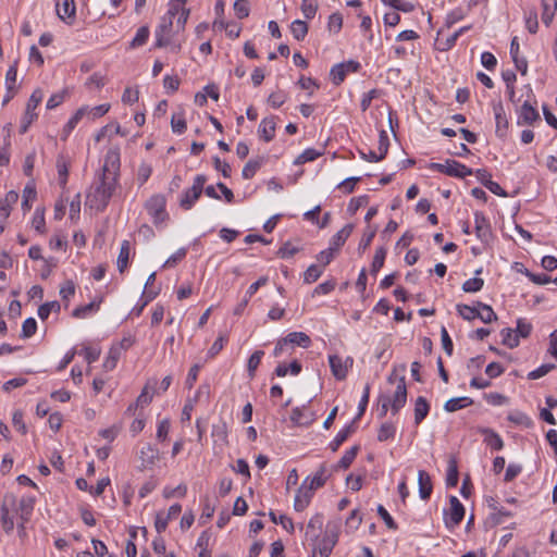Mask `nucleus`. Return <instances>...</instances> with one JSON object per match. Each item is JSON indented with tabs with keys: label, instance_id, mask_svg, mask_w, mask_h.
Segmentation results:
<instances>
[{
	"label": "nucleus",
	"instance_id": "obj_1",
	"mask_svg": "<svg viewBox=\"0 0 557 557\" xmlns=\"http://www.w3.org/2000/svg\"><path fill=\"white\" fill-rule=\"evenodd\" d=\"M120 151L111 148L104 156L101 173L94 180L86 194V206L97 212H103L116 189L120 177Z\"/></svg>",
	"mask_w": 557,
	"mask_h": 557
},
{
	"label": "nucleus",
	"instance_id": "obj_2",
	"mask_svg": "<svg viewBox=\"0 0 557 557\" xmlns=\"http://www.w3.org/2000/svg\"><path fill=\"white\" fill-rule=\"evenodd\" d=\"M206 182V175L198 174L195 176L193 186L184 190L180 198V207L183 210L188 211L194 207L196 201L200 198L201 194L203 193V186Z\"/></svg>",
	"mask_w": 557,
	"mask_h": 557
},
{
	"label": "nucleus",
	"instance_id": "obj_3",
	"mask_svg": "<svg viewBox=\"0 0 557 557\" xmlns=\"http://www.w3.org/2000/svg\"><path fill=\"white\" fill-rule=\"evenodd\" d=\"M429 168L440 173L459 178H463L472 174L471 169L455 160H446L445 163H431Z\"/></svg>",
	"mask_w": 557,
	"mask_h": 557
},
{
	"label": "nucleus",
	"instance_id": "obj_4",
	"mask_svg": "<svg viewBox=\"0 0 557 557\" xmlns=\"http://www.w3.org/2000/svg\"><path fill=\"white\" fill-rule=\"evenodd\" d=\"M42 100V92L41 90L37 89L33 91L30 95L27 104L25 113L22 117L21 125H20V133L25 134L30 124L37 119L36 108L39 106V103Z\"/></svg>",
	"mask_w": 557,
	"mask_h": 557
},
{
	"label": "nucleus",
	"instance_id": "obj_5",
	"mask_svg": "<svg viewBox=\"0 0 557 557\" xmlns=\"http://www.w3.org/2000/svg\"><path fill=\"white\" fill-rule=\"evenodd\" d=\"M313 497V476L307 475L300 487L297 490L294 500L296 511L305 510Z\"/></svg>",
	"mask_w": 557,
	"mask_h": 557
},
{
	"label": "nucleus",
	"instance_id": "obj_6",
	"mask_svg": "<svg viewBox=\"0 0 557 557\" xmlns=\"http://www.w3.org/2000/svg\"><path fill=\"white\" fill-rule=\"evenodd\" d=\"M388 382L396 385V389L393 397L389 398L392 401V412L397 413L406 404L407 400V387L404 376L389 375Z\"/></svg>",
	"mask_w": 557,
	"mask_h": 557
},
{
	"label": "nucleus",
	"instance_id": "obj_7",
	"mask_svg": "<svg viewBox=\"0 0 557 557\" xmlns=\"http://www.w3.org/2000/svg\"><path fill=\"white\" fill-rule=\"evenodd\" d=\"M165 203V198L162 195H153L146 202V210L152 218L154 224L164 221L166 216Z\"/></svg>",
	"mask_w": 557,
	"mask_h": 557
},
{
	"label": "nucleus",
	"instance_id": "obj_8",
	"mask_svg": "<svg viewBox=\"0 0 557 557\" xmlns=\"http://www.w3.org/2000/svg\"><path fill=\"white\" fill-rule=\"evenodd\" d=\"M329 362L333 375L337 380H344L354 364V359L351 357L342 358L337 355H331L329 357Z\"/></svg>",
	"mask_w": 557,
	"mask_h": 557
},
{
	"label": "nucleus",
	"instance_id": "obj_9",
	"mask_svg": "<svg viewBox=\"0 0 557 557\" xmlns=\"http://www.w3.org/2000/svg\"><path fill=\"white\" fill-rule=\"evenodd\" d=\"M359 69L360 63L352 60L335 64L330 72L332 82L335 85H339L345 81V77L348 73H355Z\"/></svg>",
	"mask_w": 557,
	"mask_h": 557
},
{
	"label": "nucleus",
	"instance_id": "obj_10",
	"mask_svg": "<svg viewBox=\"0 0 557 557\" xmlns=\"http://www.w3.org/2000/svg\"><path fill=\"white\" fill-rule=\"evenodd\" d=\"M173 26V20H171V16L163 15L160 20L159 25L157 26L154 30L156 41L154 47L156 48H163L166 47L170 44L169 34Z\"/></svg>",
	"mask_w": 557,
	"mask_h": 557
},
{
	"label": "nucleus",
	"instance_id": "obj_11",
	"mask_svg": "<svg viewBox=\"0 0 557 557\" xmlns=\"http://www.w3.org/2000/svg\"><path fill=\"white\" fill-rule=\"evenodd\" d=\"M181 511H182V506L180 504H173L169 508L168 512H164V511L157 512L156 519H154L156 531L159 534L164 532L168 528L169 522L171 520L177 518V516L181 513Z\"/></svg>",
	"mask_w": 557,
	"mask_h": 557
},
{
	"label": "nucleus",
	"instance_id": "obj_12",
	"mask_svg": "<svg viewBox=\"0 0 557 557\" xmlns=\"http://www.w3.org/2000/svg\"><path fill=\"white\" fill-rule=\"evenodd\" d=\"M290 421L298 426H309L313 422V410L310 406L295 407L290 413Z\"/></svg>",
	"mask_w": 557,
	"mask_h": 557
},
{
	"label": "nucleus",
	"instance_id": "obj_13",
	"mask_svg": "<svg viewBox=\"0 0 557 557\" xmlns=\"http://www.w3.org/2000/svg\"><path fill=\"white\" fill-rule=\"evenodd\" d=\"M159 449L151 444H145L139 451V459L141 461L140 469H152L159 460Z\"/></svg>",
	"mask_w": 557,
	"mask_h": 557
},
{
	"label": "nucleus",
	"instance_id": "obj_14",
	"mask_svg": "<svg viewBox=\"0 0 557 557\" xmlns=\"http://www.w3.org/2000/svg\"><path fill=\"white\" fill-rule=\"evenodd\" d=\"M474 224L476 237L481 242L487 243L492 237L491 225L483 212H474Z\"/></svg>",
	"mask_w": 557,
	"mask_h": 557
},
{
	"label": "nucleus",
	"instance_id": "obj_15",
	"mask_svg": "<svg viewBox=\"0 0 557 557\" xmlns=\"http://www.w3.org/2000/svg\"><path fill=\"white\" fill-rule=\"evenodd\" d=\"M540 119L537 110L529 101H525L518 111L517 124L532 125L534 122L540 121Z\"/></svg>",
	"mask_w": 557,
	"mask_h": 557
},
{
	"label": "nucleus",
	"instance_id": "obj_16",
	"mask_svg": "<svg viewBox=\"0 0 557 557\" xmlns=\"http://www.w3.org/2000/svg\"><path fill=\"white\" fill-rule=\"evenodd\" d=\"M449 503H450V511H449L448 518L446 520V523L450 524L451 527H456L463 519L465 507L456 496H451L449 499Z\"/></svg>",
	"mask_w": 557,
	"mask_h": 557
},
{
	"label": "nucleus",
	"instance_id": "obj_17",
	"mask_svg": "<svg viewBox=\"0 0 557 557\" xmlns=\"http://www.w3.org/2000/svg\"><path fill=\"white\" fill-rule=\"evenodd\" d=\"M36 497L33 495H24L18 502V517L23 522H28L34 511Z\"/></svg>",
	"mask_w": 557,
	"mask_h": 557
},
{
	"label": "nucleus",
	"instance_id": "obj_18",
	"mask_svg": "<svg viewBox=\"0 0 557 557\" xmlns=\"http://www.w3.org/2000/svg\"><path fill=\"white\" fill-rule=\"evenodd\" d=\"M496 121V135L500 138L506 137L508 131V120L505 115L504 107L499 102L493 107Z\"/></svg>",
	"mask_w": 557,
	"mask_h": 557
},
{
	"label": "nucleus",
	"instance_id": "obj_19",
	"mask_svg": "<svg viewBox=\"0 0 557 557\" xmlns=\"http://www.w3.org/2000/svg\"><path fill=\"white\" fill-rule=\"evenodd\" d=\"M275 119L276 117L273 115L267 116L259 124L258 133L260 137L267 143L271 141L275 136Z\"/></svg>",
	"mask_w": 557,
	"mask_h": 557
},
{
	"label": "nucleus",
	"instance_id": "obj_20",
	"mask_svg": "<svg viewBox=\"0 0 557 557\" xmlns=\"http://www.w3.org/2000/svg\"><path fill=\"white\" fill-rule=\"evenodd\" d=\"M338 541V535L334 530L326 531L319 544L320 557H329Z\"/></svg>",
	"mask_w": 557,
	"mask_h": 557
},
{
	"label": "nucleus",
	"instance_id": "obj_21",
	"mask_svg": "<svg viewBox=\"0 0 557 557\" xmlns=\"http://www.w3.org/2000/svg\"><path fill=\"white\" fill-rule=\"evenodd\" d=\"M479 432L484 435V443L494 450H500L504 447V441L492 429L481 428Z\"/></svg>",
	"mask_w": 557,
	"mask_h": 557
},
{
	"label": "nucleus",
	"instance_id": "obj_22",
	"mask_svg": "<svg viewBox=\"0 0 557 557\" xmlns=\"http://www.w3.org/2000/svg\"><path fill=\"white\" fill-rule=\"evenodd\" d=\"M85 109H78L65 123V125L62 128L61 133V139L66 140L67 137L71 135V133L75 129L77 124L82 121L83 117H85Z\"/></svg>",
	"mask_w": 557,
	"mask_h": 557
},
{
	"label": "nucleus",
	"instance_id": "obj_23",
	"mask_svg": "<svg viewBox=\"0 0 557 557\" xmlns=\"http://www.w3.org/2000/svg\"><path fill=\"white\" fill-rule=\"evenodd\" d=\"M301 364L298 360H293L289 364L286 363H278L274 370V374L276 376L283 377L287 374L290 375H298L301 372Z\"/></svg>",
	"mask_w": 557,
	"mask_h": 557
},
{
	"label": "nucleus",
	"instance_id": "obj_24",
	"mask_svg": "<svg viewBox=\"0 0 557 557\" xmlns=\"http://www.w3.org/2000/svg\"><path fill=\"white\" fill-rule=\"evenodd\" d=\"M419 494L422 499H428L432 493L431 478L424 470L418 472Z\"/></svg>",
	"mask_w": 557,
	"mask_h": 557
},
{
	"label": "nucleus",
	"instance_id": "obj_25",
	"mask_svg": "<svg viewBox=\"0 0 557 557\" xmlns=\"http://www.w3.org/2000/svg\"><path fill=\"white\" fill-rule=\"evenodd\" d=\"M18 200V194L15 190H10L5 194L3 199H0V216L7 219L10 215L12 205Z\"/></svg>",
	"mask_w": 557,
	"mask_h": 557
},
{
	"label": "nucleus",
	"instance_id": "obj_26",
	"mask_svg": "<svg viewBox=\"0 0 557 557\" xmlns=\"http://www.w3.org/2000/svg\"><path fill=\"white\" fill-rule=\"evenodd\" d=\"M289 344H292L293 348L302 347L308 348L311 346V337L304 332H290L286 335Z\"/></svg>",
	"mask_w": 557,
	"mask_h": 557
},
{
	"label": "nucleus",
	"instance_id": "obj_27",
	"mask_svg": "<svg viewBox=\"0 0 557 557\" xmlns=\"http://www.w3.org/2000/svg\"><path fill=\"white\" fill-rule=\"evenodd\" d=\"M352 232V225L346 224L342 230H339L331 239L330 247L334 248L336 252L347 240Z\"/></svg>",
	"mask_w": 557,
	"mask_h": 557
},
{
	"label": "nucleus",
	"instance_id": "obj_28",
	"mask_svg": "<svg viewBox=\"0 0 557 557\" xmlns=\"http://www.w3.org/2000/svg\"><path fill=\"white\" fill-rule=\"evenodd\" d=\"M131 253V243L123 240L121 244L120 252L116 260L117 270L123 273L128 267V259Z\"/></svg>",
	"mask_w": 557,
	"mask_h": 557
},
{
	"label": "nucleus",
	"instance_id": "obj_29",
	"mask_svg": "<svg viewBox=\"0 0 557 557\" xmlns=\"http://www.w3.org/2000/svg\"><path fill=\"white\" fill-rule=\"evenodd\" d=\"M430 411V405L426 399L419 396L414 404V423L419 425L428 416Z\"/></svg>",
	"mask_w": 557,
	"mask_h": 557
},
{
	"label": "nucleus",
	"instance_id": "obj_30",
	"mask_svg": "<svg viewBox=\"0 0 557 557\" xmlns=\"http://www.w3.org/2000/svg\"><path fill=\"white\" fill-rule=\"evenodd\" d=\"M57 13L62 20L75 16L76 7L74 0H58Z\"/></svg>",
	"mask_w": 557,
	"mask_h": 557
},
{
	"label": "nucleus",
	"instance_id": "obj_31",
	"mask_svg": "<svg viewBox=\"0 0 557 557\" xmlns=\"http://www.w3.org/2000/svg\"><path fill=\"white\" fill-rule=\"evenodd\" d=\"M473 400L469 397H457L447 400L444 405V409L448 412H455L459 409L471 406Z\"/></svg>",
	"mask_w": 557,
	"mask_h": 557
},
{
	"label": "nucleus",
	"instance_id": "obj_32",
	"mask_svg": "<svg viewBox=\"0 0 557 557\" xmlns=\"http://www.w3.org/2000/svg\"><path fill=\"white\" fill-rule=\"evenodd\" d=\"M542 21L546 26H548L555 15V11L557 9V0H542Z\"/></svg>",
	"mask_w": 557,
	"mask_h": 557
},
{
	"label": "nucleus",
	"instance_id": "obj_33",
	"mask_svg": "<svg viewBox=\"0 0 557 557\" xmlns=\"http://www.w3.org/2000/svg\"><path fill=\"white\" fill-rule=\"evenodd\" d=\"M263 163H264L263 158L249 160L243 169V172H242L243 177L245 180L252 178L256 175V173L258 172V170L262 166Z\"/></svg>",
	"mask_w": 557,
	"mask_h": 557
},
{
	"label": "nucleus",
	"instance_id": "obj_34",
	"mask_svg": "<svg viewBox=\"0 0 557 557\" xmlns=\"http://www.w3.org/2000/svg\"><path fill=\"white\" fill-rule=\"evenodd\" d=\"M459 479V472H458V465L457 460L451 457L448 460V467H447V475H446V484L449 487H455L458 484Z\"/></svg>",
	"mask_w": 557,
	"mask_h": 557
},
{
	"label": "nucleus",
	"instance_id": "obj_35",
	"mask_svg": "<svg viewBox=\"0 0 557 557\" xmlns=\"http://www.w3.org/2000/svg\"><path fill=\"white\" fill-rule=\"evenodd\" d=\"M510 517H512V512L509 510H506L504 507H494V511L488 516V521L495 527L504 523Z\"/></svg>",
	"mask_w": 557,
	"mask_h": 557
},
{
	"label": "nucleus",
	"instance_id": "obj_36",
	"mask_svg": "<svg viewBox=\"0 0 557 557\" xmlns=\"http://www.w3.org/2000/svg\"><path fill=\"white\" fill-rule=\"evenodd\" d=\"M58 180L61 187H65L69 177V162L65 157L60 156L57 159Z\"/></svg>",
	"mask_w": 557,
	"mask_h": 557
},
{
	"label": "nucleus",
	"instance_id": "obj_37",
	"mask_svg": "<svg viewBox=\"0 0 557 557\" xmlns=\"http://www.w3.org/2000/svg\"><path fill=\"white\" fill-rule=\"evenodd\" d=\"M294 351L292 344H289L287 337L280 338L273 349V356L280 358L283 356H290Z\"/></svg>",
	"mask_w": 557,
	"mask_h": 557
},
{
	"label": "nucleus",
	"instance_id": "obj_38",
	"mask_svg": "<svg viewBox=\"0 0 557 557\" xmlns=\"http://www.w3.org/2000/svg\"><path fill=\"white\" fill-rule=\"evenodd\" d=\"M98 310L99 304H96V301H91L89 304L75 308L72 312V315L77 319H85L91 313L97 312Z\"/></svg>",
	"mask_w": 557,
	"mask_h": 557
},
{
	"label": "nucleus",
	"instance_id": "obj_39",
	"mask_svg": "<svg viewBox=\"0 0 557 557\" xmlns=\"http://www.w3.org/2000/svg\"><path fill=\"white\" fill-rule=\"evenodd\" d=\"M502 343L508 348H515L519 345L520 338L513 329H504L500 332Z\"/></svg>",
	"mask_w": 557,
	"mask_h": 557
},
{
	"label": "nucleus",
	"instance_id": "obj_40",
	"mask_svg": "<svg viewBox=\"0 0 557 557\" xmlns=\"http://www.w3.org/2000/svg\"><path fill=\"white\" fill-rule=\"evenodd\" d=\"M149 35H150L149 27L146 25L140 26L137 29L135 37L129 42V47L134 49V48L144 46L147 42Z\"/></svg>",
	"mask_w": 557,
	"mask_h": 557
},
{
	"label": "nucleus",
	"instance_id": "obj_41",
	"mask_svg": "<svg viewBox=\"0 0 557 557\" xmlns=\"http://www.w3.org/2000/svg\"><path fill=\"white\" fill-rule=\"evenodd\" d=\"M81 109H85V116H87L88 119L90 120H96L98 117H101L103 116L110 109V104L108 103H103V104H99V106H96V107H88V106H84V107H81Z\"/></svg>",
	"mask_w": 557,
	"mask_h": 557
},
{
	"label": "nucleus",
	"instance_id": "obj_42",
	"mask_svg": "<svg viewBox=\"0 0 557 557\" xmlns=\"http://www.w3.org/2000/svg\"><path fill=\"white\" fill-rule=\"evenodd\" d=\"M478 319H480L484 323H491L492 321H495L497 319V315L491 306L478 302Z\"/></svg>",
	"mask_w": 557,
	"mask_h": 557
},
{
	"label": "nucleus",
	"instance_id": "obj_43",
	"mask_svg": "<svg viewBox=\"0 0 557 557\" xmlns=\"http://www.w3.org/2000/svg\"><path fill=\"white\" fill-rule=\"evenodd\" d=\"M60 310H61L60 304L57 300H53V301L45 302L41 306H39L37 313H38V317L42 321H45L49 318V315L52 311L59 312Z\"/></svg>",
	"mask_w": 557,
	"mask_h": 557
},
{
	"label": "nucleus",
	"instance_id": "obj_44",
	"mask_svg": "<svg viewBox=\"0 0 557 557\" xmlns=\"http://www.w3.org/2000/svg\"><path fill=\"white\" fill-rule=\"evenodd\" d=\"M122 354L112 345L108 351V356L103 361V368L107 371H112L116 364Z\"/></svg>",
	"mask_w": 557,
	"mask_h": 557
},
{
	"label": "nucleus",
	"instance_id": "obj_45",
	"mask_svg": "<svg viewBox=\"0 0 557 557\" xmlns=\"http://www.w3.org/2000/svg\"><path fill=\"white\" fill-rule=\"evenodd\" d=\"M0 513H1V517H0L1 525L4 530V532L9 534L14 529V521H13V517L10 516V511H9L8 507L5 506V504H3L0 507Z\"/></svg>",
	"mask_w": 557,
	"mask_h": 557
},
{
	"label": "nucleus",
	"instance_id": "obj_46",
	"mask_svg": "<svg viewBox=\"0 0 557 557\" xmlns=\"http://www.w3.org/2000/svg\"><path fill=\"white\" fill-rule=\"evenodd\" d=\"M264 355L262 350H256L248 359L247 371L250 379L255 377L256 370L258 369L261 359Z\"/></svg>",
	"mask_w": 557,
	"mask_h": 557
},
{
	"label": "nucleus",
	"instance_id": "obj_47",
	"mask_svg": "<svg viewBox=\"0 0 557 557\" xmlns=\"http://www.w3.org/2000/svg\"><path fill=\"white\" fill-rule=\"evenodd\" d=\"M290 32L295 39H304L308 33V24L301 20H295L290 25Z\"/></svg>",
	"mask_w": 557,
	"mask_h": 557
},
{
	"label": "nucleus",
	"instance_id": "obj_48",
	"mask_svg": "<svg viewBox=\"0 0 557 557\" xmlns=\"http://www.w3.org/2000/svg\"><path fill=\"white\" fill-rule=\"evenodd\" d=\"M385 256H386V249L384 247H379L375 250V253H374V257H373V261H372V264H371V273L373 275H375L381 270V268L383 267L384 260H385Z\"/></svg>",
	"mask_w": 557,
	"mask_h": 557
},
{
	"label": "nucleus",
	"instance_id": "obj_49",
	"mask_svg": "<svg viewBox=\"0 0 557 557\" xmlns=\"http://www.w3.org/2000/svg\"><path fill=\"white\" fill-rule=\"evenodd\" d=\"M437 35L441 36L442 30H440ZM458 38H459L458 33H456V32L445 39L437 37V39H436L437 49L441 51L449 50L450 48H453L455 46Z\"/></svg>",
	"mask_w": 557,
	"mask_h": 557
},
{
	"label": "nucleus",
	"instance_id": "obj_50",
	"mask_svg": "<svg viewBox=\"0 0 557 557\" xmlns=\"http://www.w3.org/2000/svg\"><path fill=\"white\" fill-rule=\"evenodd\" d=\"M269 517L271 521L275 524H281L286 531L292 532L294 530V524L290 518L285 515L277 516L274 511L269 512Z\"/></svg>",
	"mask_w": 557,
	"mask_h": 557
},
{
	"label": "nucleus",
	"instance_id": "obj_51",
	"mask_svg": "<svg viewBox=\"0 0 557 557\" xmlns=\"http://www.w3.org/2000/svg\"><path fill=\"white\" fill-rule=\"evenodd\" d=\"M351 432H352V426L351 425H347L346 428L341 430L336 434L334 440L331 442V444H330L331 449L333 451L337 450L338 447L347 440V437L350 435Z\"/></svg>",
	"mask_w": 557,
	"mask_h": 557
},
{
	"label": "nucleus",
	"instance_id": "obj_52",
	"mask_svg": "<svg viewBox=\"0 0 557 557\" xmlns=\"http://www.w3.org/2000/svg\"><path fill=\"white\" fill-rule=\"evenodd\" d=\"M385 5H389L397 11H401L405 13L412 12L414 10V5L411 2L403 1V0H382Z\"/></svg>",
	"mask_w": 557,
	"mask_h": 557
},
{
	"label": "nucleus",
	"instance_id": "obj_53",
	"mask_svg": "<svg viewBox=\"0 0 557 557\" xmlns=\"http://www.w3.org/2000/svg\"><path fill=\"white\" fill-rule=\"evenodd\" d=\"M36 188L34 185L27 184L23 190L22 208L24 211L30 210V201L36 198Z\"/></svg>",
	"mask_w": 557,
	"mask_h": 557
},
{
	"label": "nucleus",
	"instance_id": "obj_54",
	"mask_svg": "<svg viewBox=\"0 0 557 557\" xmlns=\"http://www.w3.org/2000/svg\"><path fill=\"white\" fill-rule=\"evenodd\" d=\"M17 78V61H15L5 73V86L8 91H13L15 89Z\"/></svg>",
	"mask_w": 557,
	"mask_h": 557
},
{
	"label": "nucleus",
	"instance_id": "obj_55",
	"mask_svg": "<svg viewBox=\"0 0 557 557\" xmlns=\"http://www.w3.org/2000/svg\"><path fill=\"white\" fill-rule=\"evenodd\" d=\"M171 127L173 133L178 135L183 134L186 131L187 125L183 113L172 115Z\"/></svg>",
	"mask_w": 557,
	"mask_h": 557
},
{
	"label": "nucleus",
	"instance_id": "obj_56",
	"mask_svg": "<svg viewBox=\"0 0 557 557\" xmlns=\"http://www.w3.org/2000/svg\"><path fill=\"white\" fill-rule=\"evenodd\" d=\"M456 309H457V312L465 320L471 321V320H474L478 318V311H479L478 307H470L468 305L459 304V305H457Z\"/></svg>",
	"mask_w": 557,
	"mask_h": 557
},
{
	"label": "nucleus",
	"instance_id": "obj_57",
	"mask_svg": "<svg viewBox=\"0 0 557 557\" xmlns=\"http://www.w3.org/2000/svg\"><path fill=\"white\" fill-rule=\"evenodd\" d=\"M396 432V428L393 423L385 422L381 425L379 433H377V440L380 442H385L389 438H393Z\"/></svg>",
	"mask_w": 557,
	"mask_h": 557
},
{
	"label": "nucleus",
	"instance_id": "obj_58",
	"mask_svg": "<svg viewBox=\"0 0 557 557\" xmlns=\"http://www.w3.org/2000/svg\"><path fill=\"white\" fill-rule=\"evenodd\" d=\"M37 331V322L34 318H27L23 324H22V332L21 337L22 338H29L32 337Z\"/></svg>",
	"mask_w": 557,
	"mask_h": 557
},
{
	"label": "nucleus",
	"instance_id": "obj_59",
	"mask_svg": "<svg viewBox=\"0 0 557 557\" xmlns=\"http://www.w3.org/2000/svg\"><path fill=\"white\" fill-rule=\"evenodd\" d=\"M375 234H376V228H372L371 226L367 227V230L364 231L362 238L358 245L359 252H363L370 246Z\"/></svg>",
	"mask_w": 557,
	"mask_h": 557
},
{
	"label": "nucleus",
	"instance_id": "obj_60",
	"mask_svg": "<svg viewBox=\"0 0 557 557\" xmlns=\"http://www.w3.org/2000/svg\"><path fill=\"white\" fill-rule=\"evenodd\" d=\"M62 300L69 301L75 295V284L72 280L65 281L59 292Z\"/></svg>",
	"mask_w": 557,
	"mask_h": 557
},
{
	"label": "nucleus",
	"instance_id": "obj_61",
	"mask_svg": "<svg viewBox=\"0 0 557 557\" xmlns=\"http://www.w3.org/2000/svg\"><path fill=\"white\" fill-rule=\"evenodd\" d=\"M483 285H484V281L482 278L472 277V278L467 280L462 284V290L466 293H475V292L481 290Z\"/></svg>",
	"mask_w": 557,
	"mask_h": 557
},
{
	"label": "nucleus",
	"instance_id": "obj_62",
	"mask_svg": "<svg viewBox=\"0 0 557 557\" xmlns=\"http://www.w3.org/2000/svg\"><path fill=\"white\" fill-rule=\"evenodd\" d=\"M515 331L519 335V338H527L530 336L532 332V324L528 322L525 319L520 318L517 320V327L515 329Z\"/></svg>",
	"mask_w": 557,
	"mask_h": 557
},
{
	"label": "nucleus",
	"instance_id": "obj_63",
	"mask_svg": "<svg viewBox=\"0 0 557 557\" xmlns=\"http://www.w3.org/2000/svg\"><path fill=\"white\" fill-rule=\"evenodd\" d=\"M104 85L106 77L99 72H96L92 75H90L86 82V86L88 88L101 89Z\"/></svg>",
	"mask_w": 557,
	"mask_h": 557
},
{
	"label": "nucleus",
	"instance_id": "obj_64",
	"mask_svg": "<svg viewBox=\"0 0 557 557\" xmlns=\"http://www.w3.org/2000/svg\"><path fill=\"white\" fill-rule=\"evenodd\" d=\"M81 354L84 356L85 360L90 364L99 359L101 350L98 347L87 346L81 351Z\"/></svg>",
	"mask_w": 557,
	"mask_h": 557
}]
</instances>
